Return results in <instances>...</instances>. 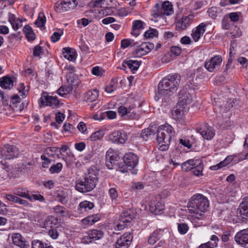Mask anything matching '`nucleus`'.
Instances as JSON below:
<instances>
[{"instance_id": "f257e3e1", "label": "nucleus", "mask_w": 248, "mask_h": 248, "mask_svg": "<svg viewBox=\"0 0 248 248\" xmlns=\"http://www.w3.org/2000/svg\"><path fill=\"white\" fill-rule=\"evenodd\" d=\"M180 80L181 77L177 73L169 75L163 78L158 84V91L155 96V100L161 99L162 103H169L171 95L177 90Z\"/></svg>"}, {"instance_id": "f03ea898", "label": "nucleus", "mask_w": 248, "mask_h": 248, "mask_svg": "<svg viewBox=\"0 0 248 248\" xmlns=\"http://www.w3.org/2000/svg\"><path fill=\"white\" fill-rule=\"evenodd\" d=\"M209 206V201L207 198L202 194L193 195L189 200L187 208L194 218L201 220L204 217V213Z\"/></svg>"}, {"instance_id": "7ed1b4c3", "label": "nucleus", "mask_w": 248, "mask_h": 248, "mask_svg": "<svg viewBox=\"0 0 248 248\" xmlns=\"http://www.w3.org/2000/svg\"><path fill=\"white\" fill-rule=\"evenodd\" d=\"M98 170L95 168H90L83 179L78 180L76 183L75 189L81 192H90L96 186L98 182Z\"/></svg>"}, {"instance_id": "20e7f679", "label": "nucleus", "mask_w": 248, "mask_h": 248, "mask_svg": "<svg viewBox=\"0 0 248 248\" xmlns=\"http://www.w3.org/2000/svg\"><path fill=\"white\" fill-rule=\"evenodd\" d=\"M174 135L175 131L170 125L166 124L161 125L157 131L156 140L159 149L162 151L168 149L171 139Z\"/></svg>"}, {"instance_id": "39448f33", "label": "nucleus", "mask_w": 248, "mask_h": 248, "mask_svg": "<svg viewBox=\"0 0 248 248\" xmlns=\"http://www.w3.org/2000/svg\"><path fill=\"white\" fill-rule=\"evenodd\" d=\"M136 213L132 209H128L123 211L121 214L118 223L115 226L116 230H122L128 226L132 220L136 217Z\"/></svg>"}, {"instance_id": "423d86ee", "label": "nucleus", "mask_w": 248, "mask_h": 248, "mask_svg": "<svg viewBox=\"0 0 248 248\" xmlns=\"http://www.w3.org/2000/svg\"><path fill=\"white\" fill-rule=\"evenodd\" d=\"M236 216L239 222L248 220V197L243 199L237 209Z\"/></svg>"}, {"instance_id": "0eeeda50", "label": "nucleus", "mask_w": 248, "mask_h": 248, "mask_svg": "<svg viewBox=\"0 0 248 248\" xmlns=\"http://www.w3.org/2000/svg\"><path fill=\"white\" fill-rule=\"evenodd\" d=\"M222 62V58L220 55H216L204 62V67L209 72H216L220 68Z\"/></svg>"}, {"instance_id": "6e6552de", "label": "nucleus", "mask_w": 248, "mask_h": 248, "mask_svg": "<svg viewBox=\"0 0 248 248\" xmlns=\"http://www.w3.org/2000/svg\"><path fill=\"white\" fill-rule=\"evenodd\" d=\"M0 152L2 157L5 159L16 157L19 154V151L16 147L11 145H5Z\"/></svg>"}, {"instance_id": "1a4fd4ad", "label": "nucleus", "mask_w": 248, "mask_h": 248, "mask_svg": "<svg viewBox=\"0 0 248 248\" xmlns=\"http://www.w3.org/2000/svg\"><path fill=\"white\" fill-rule=\"evenodd\" d=\"M178 106L187 108L186 106L192 102V96L187 89H182L178 94Z\"/></svg>"}, {"instance_id": "9d476101", "label": "nucleus", "mask_w": 248, "mask_h": 248, "mask_svg": "<svg viewBox=\"0 0 248 248\" xmlns=\"http://www.w3.org/2000/svg\"><path fill=\"white\" fill-rule=\"evenodd\" d=\"M42 105L48 106L52 108H58L60 105V101L56 96H49L47 93L43 92L40 99Z\"/></svg>"}, {"instance_id": "9b49d317", "label": "nucleus", "mask_w": 248, "mask_h": 248, "mask_svg": "<svg viewBox=\"0 0 248 248\" xmlns=\"http://www.w3.org/2000/svg\"><path fill=\"white\" fill-rule=\"evenodd\" d=\"M133 240V235L130 232L123 234L115 244V248H128Z\"/></svg>"}, {"instance_id": "f8f14e48", "label": "nucleus", "mask_w": 248, "mask_h": 248, "mask_svg": "<svg viewBox=\"0 0 248 248\" xmlns=\"http://www.w3.org/2000/svg\"><path fill=\"white\" fill-rule=\"evenodd\" d=\"M108 139L113 143L124 144L127 140V136L123 131H114L109 134Z\"/></svg>"}, {"instance_id": "ddd939ff", "label": "nucleus", "mask_w": 248, "mask_h": 248, "mask_svg": "<svg viewBox=\"0 0 248 248\" xmlns=\"http://www.w3.org/2000/svg\"><path fill=\"white\" fill-rule=\"evenodd\" d=\"M154 48L153 43L145 42L138 46L133 52V55L137 57H141L149 53Z\"/></svg>"}, {"instance_id": "4468645a", "label": "nucleus", "mask_w": 248, "mask_h": 248, "mask_svg": "<svg viewBox=\"0 0 248 248\" xmlns=\"http://www.w3.org/2000/svg\"><path fill=\"white\" fill-rule=\"evenodd\" d=\"M87 234L83 237V239L85 243L88 244L92 240L96 241L102 238L104 235V232L100 229H95L89 230Z\"/></svg>"}, {"instance_id": "2eb2a0df", "label": "nucleus", "mask_w": 248, "mask_h": 248, "mask_svg": "<svg viewBox=\"0 0 248 248\" xmlns=\"http://www.w3.org/2000/svg\"><path fill=\"white\" fill-rule=\"evenodd\" d=\"M198 132L204 139L207 140L212 139L215 134L214 128L206 123L202 124L201 127L198 129Z\"/></svg>"}, {"instance_id": "dca6fc26", "label": "nucleus", "mask_w": 248, "mask_h": 248, "mask_svg": "<svg viewBox=\"0 0 248 248\" xmlns=\"http://www.w3.org/2000/svg\"><path fill=\"white\" fill-rule=\"evenodd\" d=\"M57 221L54 218L52 219H46L44 222V227L46 229H49L48 232V234L53 239H56L59 236V232L56 228L53 227L55 223Z\"/></svg>"}, {"instance_id": "f3484780", "label": "nucleus", "mask_w": 248, "mask_h": 248, "mask_svg": "<svg viewBox=\"0 0 248 248\" xmlns=\"http://www.w3.org/2000/svg\"><path fill=\"white\" fill-rule=\"evenodd\" d=\"M234 240L237 244L242 246L248 244V228L238 232L234 236Z\"/></svg>"}, {"instance_id": "a211bd4d", "label": "nucleus", "mask_w": 248, "mask_h": 248, "mask_svg": "<svg viewBox=\"0 0 248 248\" xmlns=\"http://www.w3.org/2000/svg\"><path fill=\"white\" fill-rule=\"evenodd\" d=\"M12 239L14 244L20 248H29L30 247L29 242L20 233H13Z\"/></svg>"}, {"instance_id": "6ab92c4d", "label": "nucleus", "mask_w": 248, "mask_h": 248, "mask_svg": "<svg viewBox=\"0 0 248 248\" xmlns=\"http://www.w3.org/2000/svg\"><path fill=\"white\" fill-rule=\"evenodd\" d=\"M123 160L129 167V170H130L137 166L139 162V158L135 154L128 153L125 154L124 156Z\"/></svg>"}, {"instance_id": "aec40b11", "label": "nucleus", "mask_w": 248, "mask_h": 248, "mask_svg": "<svg viewBox=\"0 0 248 248\" xmlns=\"http://www.w3.org/2000/svg\"><path fill=\"white\" fill-rule=\"evenodd\" d=\"M119 156L115 153H109L108 151L106 155V166L108 169H114L118 163Z\"/></svg>"}, {"instance_id": "412c9836", "label": "nucleus", "mask_w": 248, "mask_h": 248, "mask_svg": "<svg viewBox=\"0 0 248 248\" xmlns=\"http://www.w3.org/2000/svg\"><path fill=\"white\" fill-rule=\"evenodd\" d=\"M208 23H202L192 31V37L195 42H197L205 31V29Z\"/></svg>"}, {"instance_id": "4be33fe9", "label": "nucleus", "mask_w": 248, "mask_h": 248, "mask_svg": "<svg viewBox=\"0 0 248 248\" xmlns=\"http://www.w3.org/2000/svg\"><path fill=\"white\" fill-rule=\"evenodd\" d=\"M149 207L150 210L152 213L157 215L160 214V212L164 209V205L159 200L156 198L151 201Z\"/></svg>"}, {"instance_id": "5701e85b", "label": "nucleus", "mask_w": 248, "mask_h": 248, "mask_svg": "<svg viewBox=\"0 0 248 248\" xmlns=\"http://www.w3.org/2000/svg\"><path fill=\"white\" fill-rule=\"evenodd\" d=\"M193 16L189 15L183 17L176 24V29L177 30H185L188 27L193 20Z\"/></svg>"}, {"instance_id": "b1692460", "label": "nucleus", "mask_w": 248, "mask_h": 248, "mask_svg": "<svg viewBox=\"0 0 248 248\" xmlns=\"http://www.w3.org/2000/svg\"><path fill=\"white\" fill-rule=\"evenodd\" d=\"M14 82L13 78L8 76L0 78V86L4 89H11L14 86Z\"/></svg>"}, {"instance_id": "393cba45", "label": "nucleus", "mask_w": 248, "mask_h": 248, "mask_svg": "<svg viewBox=\"0 0 248 248\" xmlns=\"http://www.w3.org/2000/svg\"><path fill=\"white\" fill-rule=\"evenodd\" d=\"M187 108H184L182 106H178L177 105L176 108L172 111V117L176 120H180L182 119L184 112L186 111Z\"/></svg>"}, {"instance_id": "a878e982", "label": "nucleus", "mask_w": 248, "mask_h": 248, "mask_svg": "<svg viewBox=\"0 0 248 248\" xmlns=\"http://www.w3.org/2000/svg\"><path fill=\"white\" fill-rule=\"evenodd\" d=\"M6 199L9 201L14 202L16 203H18L20 205H23L25 207H31V204L26 200H23L18 196L13 195L11 194H8L6 195Z\"/></svg>"}, {"instance_id": "bb28decb", "label": "nucleus", "mask_w": 248, "mask_h": 248, "mask_svg": "<svg viewBox=\"0 0 248 248\" xmlns=\"http://www.w3.org/2000/svg\"><path fill=\"white\" fill-rule=\"evenodd\" d=\"M8 21L11 24L13 29L15 31L17 30L22 26V21L16 17V16L11 13H9Z\"/></svg>"}, {"instance_id": "cd10ccee", "label": "nucleus", "mask_w": 248, "mask_h": 248, "mask_svg": "<svg viewBox=\"0 0 248 248\" xmlns=\"http://www.w3.org/2000/svg\"><path fill=\"white\" fill-rule=\"evenodd\" d=\"M14 195L20 197L32 202V198L29 194V191L24 188L18 187L13 191Z\"/></svg>"}, {"instance_id": "c85d7f7f", "label": "nucleus", "mask_w": 248, "mask_h": 248, "mask_svg": "<svg viewBox=\"0 0 248 248\" xmlns=\"http://www.w3.org/2000/svg\"><path fill=\"white\" fill-rule=\"evenodd\" d=\"M61 9L62 12L73 9L78 4L76 0H62Z\"/></svg>"}, {"instance_id": "c756f323", "label": "nucleus", "mask_w": 248, "mask_h": 248, "mask_svg": "<svg viewBox=\"0 0 248 248\" xmlns=\"http://www.w3.org/2000/svg\"><path fill=\"white\" fill-rule=\"evenodd\" d=\"M163 235V231L159 229L155 231L151 234L148 239V243L150 245H154L157 241H158Z\"/></svg>"}, {"instance_id": "7c9ffc66", "label": "nucleus", "mask_w": 248, "mask_h": 248, "mask_svg": "<svg viewBox=\"0 0 248 248\" xmlns=\"http://www.w3.org/2000/svg\"><path fill=\"white\" fill-rule=\"evenodd\" d=\"M219 239L216 235H212L210 241L201 244L198 248H215L217 247Z\"/></svg>"}, {"instance_id": "2f4dec72", "label": "nucleus", "mask_w": 248, "mask_h": 248, "mask_svg": "<svg viewBox=\"0 0 248 248\" xmlns=\"http://www.w3.org/2000/svg\"><path fill=\"white\" fill-rule=\"evenodd\" d=\"M98 96V91L94 89L88 91L85 94L84 99L88 102H93L96 100Z\"/></svg>"}, {"instance_id": "473e14b6", "label": "nucleus", "mask_w": 248, "mask_h": 248, "mask_svg": "<svg viewBox=\"0 0 248 248\" xmlns=\"http://www.w3.org/2000/svg\"><path fill=\"white\" fill-rule=\"evenodd\" d=\"M127 65L128 68L132 71H136L138 70L140 65V62L137 60H129L127 61L124 62L122 66L123 68L126 67Z\"/></svg>"}, {"instance_id": "72a5a7b5", "label": "nucleus", "mask_w": 248, "mask_h": 248, "mask_svg": "<svg viewBox=\"0 0 248 248\" xmlns=\"http://www.w3.org/2000/svg\"><path fill=\"white\" fill-rule=\"evenodd\" d=\"M63 56L64 58L70 61L75 60L76 58V54L74 49L69 47L63 48Z\"/></svg>"}, {"instance_id": "f704fd0d", "label": "nucleus", "mask_w": 248, "mask_h": 248, "mask_svg": "<svg viewBox=\"0 0 248 248\" xmlns=\"http://www.w3.org/2000/svg\"><path fill=\"white\" fill-rule=\"evenodd\" d=\"M94 207L93 202L87 201L81 202L78 207V210L80 213L88 212Z\"/></svg>"}, {"instance_id": "c9c22d12", "label": "nucleus", "mask_w": 248, "mask_h": 248, "mask_svg": "<svg viewBox=\"0 0 248 248\" xmlns=\"http://www.w3.org/2000/svg\"><path fill=\"white\" fill-rule=\"evenodd\" d=\"M23 31L29 41H33L35 39V34L29 25H25L23 29Z\"/></svg>"}, {"instance_id": "e433bc0d", "label": "nucleus", "mask_w": 248, "mask_h": 248, "mask_svg": "<svg viewBox=\"0 0 248 248\" xmlns=\"http://www.w3.org/2000/svg\"><path fill=\"white\" fill-rule=\"evenodd\" d=\"M152 15L155 18H157L159 16H165L161 4L156 3L155 5L152 10Z\"/></svg>"}, {"instance_id": "4c0bfd02", "label": "nucleus", "mask_w": 248, "mask_h": 248, "mask_svg": "<svg viewBox=\"0 0 248 248\" xmlns=\"http://www.w3.org/2000/svg\"><path fill=\"white\" fill-rule=\"evenodd\" d=\"M196 163L195 165H197V167L193 170L192 173L196 176H202V171L204 168L202 161H198Z\"/></svg>"}, {"instance_id": "58836bf2", "label": "nucleus", "mask_w": 248, "mask_h": 248, "mask_svg": "<svg viewBox=\"0 0 248 248\" xmlns=\"http://www.w3.org/2000/svg\"><path fill=\"white\" fill-rule=\"evenodd\" d=\"M165 16H169L172 12V5L169 1H165L161 4Z\"/></svg>"}, {"instance_id": "ea45409f", "label": "nucleus", "mask_w": 248, "mask_h": 248, "mask_svg": "<svg viewBox=\"0 0 248 248\" xmlns=\"http://www.w3.org/2000/svg\"><path fill=\"white\" fill-rule=\"evenodd\" d=\"M154 134V130L150 128H147L143 130L141 133L140 137L145 141H147L149 139L151 138Z\"/></svg>"}, {"instance_id": "a19ab883", "label": "nucleus", "mask_w": 248, "mask_h": 248, "mask_svg": "<svg viewBox=\"0 0 248 248\" xmlns=\"http://www.w3.org/2000/svg\"><path fill=\"white\" fill-rule=\"evenodd\" d=\"M32 248H53L51 245L44 243L39 240H34L32 242Z\"/></svg>"}, {"instance_id": "79ce46f5", "label": "nucleus", "mask_w": 248, "mask_h": 248, "mask_svg": "<svg viewBox=\"0 0 248 248\" xmlns=\"http://www.w3.org/2000/svg\"><path fill=\"white\" fill-rule=\"evenodd\" d=\"M104 136V131L103 130L96 131L90 136V140L91 141H95L101 140Z\"/></svg>"}, {"instance_id": "37998d69", "label": "nucleus", "mask_w": 248, "mask_h": 248, "mask_svg": "<svg viewBox=\"0 0 248 248\" xmlns=\"http://www.w3.org/2000/svg\"><path fill=\"white\" fill-rule=\"evenodd\" d=\"M46 154L49 155L54 156L55 154H56L58 157L61 154V149L59 147H48L46 149Z\"/></svg>"}, {"instance_id": "c03bdc74", "label": "nucleus", "mask_w": 248, "mask_h": 248, "mask_svg": "<svg viewBox=\"0 0 248 248\" xmlns=\"http://www.w3.org/2000/svg\"><path fill=\"white\" fill-rule=\"evenodd\" d=\"M226 194L230 197H234L237 194L236 187L232 184H230L225 190Z\"/></svg>"}, {"instance_id": "a18cd8bd", "label": "nucleus", "mask_w": 248, "mask_h": 248, "mask_svg": "<svg viewBox=\"0 0 248 248\" xmlns=\"http://www.w3.org/2000/svg\"><path fill=\"white\" fill-rule=\"evenodd\" d=\"M46 22V17L43 13H39L38 18L35 22V24L38 27H42Z\"/></svg>"}, {"instance_id": "49530a36", "label": "nucleus", "mask_w": 248, "mask_h": 248, "mask_svg": "<svg viewBox=\"0 0 248 248\" xmlns=\"http://www.w3.org/2000/svg\"><path fill=\"white\" fill-rule=\"evenodd\" d=\"M117 167L116 168V170L122 172V173H125L127 172L129 170V167L125 163L124 161L119 162L117 163Z\"/></svg>"}, {"instance_id": "de8ad7c7", "label": "nucleus", "mask_w": 248, "mask_h": 248, "mask_svg": "<svg viewBox=\"0 0 248 248\" xmlns=\"http://www.w3.org/2000/svg\"><path fill=\"white\" fill-rule=\"evenodd\" d=\"M108 195L112 201L116 202L118 197V190L116 187L110 188L108 192Z\"/></svg>"}, {"instance_id": "09e8293b", "label": "nucleus", "mask_w": 248, "mask_h": 248, "mask_svg": "<svg viewBox=\"0 0 248 248\" xmlns=\"http://www.w3.org/2000/svg\"><path fill=\"white\" fill-rule=\"evenodd\" d=\"M232 26V22L228 16H225L222 20V27L224 30H229Z\"/></svg>"}, {"instance_id": "8fccbe9b", "label": "nucleus", "mask_w": 248, "mask_h": 248, "mask_svg": "<svg viewBox=\"0 0 248 248\" xmlns=\"http://www.w3.org/2000/svg\"><path fill=\"white\" fill-rule=\"evenodd\" d=\"M158 31L156 29H150L144 32V36L146 38H153L158 36Z\"/></svg>"}, {"instance_id": "3c124183", "label": "nucleus", "mask_w": 248, "mask_h": 248, "mask_svg": "<svg viewBox=\"0 0 248 248\" xmlns=\"http://www.w3.org/2000/svg\"><path fill=\"white\" fill-rule=\"evenodd\" d=\"M62 164L61 163H57L56 164L51 166L49 171L51 173H58L62 170Z\"/></svg>"}, {"instance_id": "603ef678", "label": "nucleus", "mask_w": 248, "mask_h": 248, "mask_svg": "<svg viewBox=\"0 0 248 248\" xmlns=\"http://www.w3.org/2000/svg\"><path fill=\"white\" fill-rule=\"evenodd\" d=\"M192 162H193V159H189L182 163L181 168L182 170L185 171H188L191 170L192 169V168H191V164H192Z\"/></svg>"}, {"instance_id": "864d4df0", "label": "nucleus", "mask_w": 248, "mask_h": 248, "mask_svg": "<svg viewBox=\"0 0 248 248\" xmlns=\"http://www.w3.org/2000/svg\"><path fill=\"white\" fill-rule=\"evenodd\" d=\"M129 109L130 107L127 108L125 106H121L118 108V111L119 114L122 117L127 118Z\"/></svg>"}, {"instance_id": "5fc2aeb1", "label": "nucleus", "mask_w": 248, "mask_h": 248, "mask_svg": "<svg viewBox=\"0 0 248 248\" xmlns=\"http://www.w3.org/2000/svg\"><path fill=\"white\" fill-rule=\"evenodd\" d=\"M67 198V194L63 192V191H58L56 196V200L62 203H64L66 202L65 200Z\"/></svg>"}, {"instance_id": "6e6d98bb", "label": "nucleus", "mask_w": 248, "mask_h": 248, "mask_svg": "<svg viewBox=\"0 0 248 248\" xmlns=\"http://www.w3.org/2000/svg\"><path fill=\"white\" fill-rule=\"evenodd\" d=\"M188 230V227L186 223L178 224V231L182 234H186Z\"/></svg>"}, {"instance_id": "4d7b16f0", "label": "nucleus", "mask_w": 248, "mask_h": 248, "mask_svg": "<svg viewBox=\"0 0 248 248\" xmlns=\"http://www.w3.org/2000/svg\"><path fill=\"white\" fill-rule=\"evenodd\" d=\"M75 67L71 65H66L65 67V70L67 71V73L66 75V77L68 82H69L70 79H68V78L71 77L72 75H73L74 72L75 71Z\"/></svg>"}, {"instance_id": "13d9d810", "label": "nucleus", "mask_w": 248, "mask_h": 248, "mask_svg": "<svg viewBox=\"0 0 248 248\" xmlns=\"http://www.w3.org/2000/svg\"><path fill=\"white\" fill-rule=\"evenodd\" d=\"M70 91V88L65 86L61 87L58 90V93L63 96L64 95L68 94Z\"/></svg>"}, {"instance_id": "bf43d9fd", "label": "nucleus", "mask_w": 248, "mask_h": 248, "mask_svg": "<svg viewBox=\"0 0 248 248\" xmlns=\"http://www.w3.org/2000/svg\"><path fill=\"white\" fill-rule=\"evenodd\" d=\"M43 53V49L39 45L35 46L33 49V55L34 57H39Z\"/></svg>"}, {"instance_id": "052dcab7", "label": "nucleus", "mask_w": 248, "mask_h": 248, "mask_svg": "<svg viewBox=\"0 0 248 248\" xmlns=\"http://www.w3.org/2000/svg\"><path fill=\"white\" fill-rule=\"evenodd\" d=\"M62 33L63 31H60V32H54L50 37L51 41L55 43L59 41Z\"/></svg>"}, {"instance_id": "680f3d73", "label": "nucleus", "mask_w": 248, "mask_h": 248, "mask_svg": "<svg viewBox=\"0 0 248 248\" xmlns=\"http://www.w3.org/2000/svg\"><path fill=\"white\" fill-rule=\"evenodd\" d=\"M10 173L7 170L4 168L0 169V179L6 180L10 178Z\"/></svg>"}, {"instance_id": "e2e57ef3", "label": "nucleus", "mask_w": 248, "mask_h": 248, "mask_svg": "<svg viewBox=\"0 0 248 248\" xmlns=\"http://www.w3.org/2000/svg\"><path fill=\"white\" fill-rule=\"evenodd\" d=\"M143 22L141 20H135L132 23V29L133 30H139L142 28Z\"/></svg>"}, {"instance_id": "0e129e2a", "label": "nucleus", "mask_w": 248, "mask_h": 248, "mask_svg": "<svg viewBox=\"0 0 248 248\" xmlns=\"http://www.w3.org/2000/svg\"><path fill=\"white\" fill-rule=\"evenodd\" d=\"M133 107L131 108V107H130V109L128 111V114L127 116V117L129 119H137L139 116V114L133 110Z\"/></svg>"}, {"instance_id": "69168bd1", "label": "nucleus", "mask_w": 248, "mask_h": 248, "mask_svg": "<svg viewBox=\"0 0 248 248\" xmlns=\"http://www.w3.org/2000/svg\"><path fill=\"white\" fill-rule=\"evenodd\" d=\"M179 142L188 149H190L192 147V145L190 143L189 140L186 138L180 139L179 140Z\"/></svg>"}, {"instance_id": "338daca9", "label": "nucleus", "mask_w": 248, "mask_h": 248, "mask_svg": "<svg viewBox=\"0 0 248 248\" xmlns=\"http://www.w3.org/2000/svg\"><path fill=\"white\" fill-rule=\"evenodd\" d=\"M54 211L56 213L60 215H62L65 213L66 209L65 207L60 206L57 205L53 207Z\"/></svg>"}, {"instance_id": "774afa93", "label": "nucleus", "mask_w": 248, "mask_h": 248, "mask_svg": "<svg viewBox=\"0 0 248 248\" xmlns=\"http://www.w3.org/2000/svg\"><path fill=\"white\" fill-rule=\"evenodd\" d=\"M231 237V233L230 231H227L223 232L221 235V240L223 242H227L229 241L230 238Z\"/></svg>"}]
</instances>
